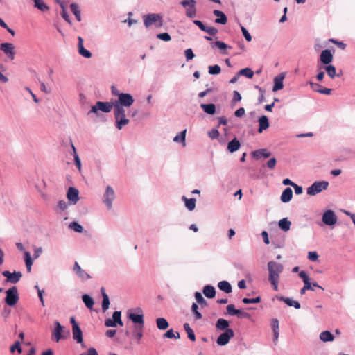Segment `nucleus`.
I'll return each mask as SVG.
<instances>
[{
	"label": "nucleus",
	"mask_w": 355,
	"mask_h": 355,
	"mask_svg": "<svg viewBox=\"0 0 355 355\" xmlns=\"http://www.w3.org/2000/svg\"><path fill=\"white\" fill-rule=\"evenodd\" d=\"M308 259L312 261H316L318 259V253L315 251L308 253Z\"/></svg>",
	"instance_id": "nucleus-63"
},
{
	"label": "nucleus",
	"mask_w": 355,
	"mask_h": 355,
	"mask_svg": "<svg viewBox=\"0 0 355 355\" xmlns=\"http://www.w3.org/2000/svg\"><path fill=\"white\" fill-rule=\"evenodd\" d=\"M119 324V326H123V322L121 320V312L116 311L112 314V319L108 318L105 320V325L107 327H116Z\"/></svg>",
	"instance_id": "nucleus-12"
},
{
	"label": "nucleus",
	"mask_w": 355,
	"mask_h": 355,
	"mask_svg": "<svg viewBox=\"0 0 355 355\" xmlns=\"http://www.w3.org/2000/svg\"><path fill=\"white\" fill-rule=\"evenodd\" d=\"M67 198L70 204L76 205L79 200V191L75 187H69L67 193Z\"/></svg>",
	"instance_id": "nucleus-16"
},
{
	"label": "nucleus",
	"mask_w": 355,
	"mask_h": 355,
	"mask_svg": "<svg viewBox=\"0 0 355 355\" xmlns=\"http://www.w3.org/2000/svg\"><path fill=\"white\" fill-rule=\"evenodd\" d=\"M112 108L114 109L113 103L97 101L94 105L92 106L90 111L88 112V114L94 113L98 115V111L108 113L111 112Z\"/></svg>",
	"instance_id": "nucleus-6"
},
{
	"label": "nucleus",
	"mask_w": 355,
	"mask_h": 355,
	"mask_svg": "<svg viewBox=\"0 0 355 355\" xmlns=\"http://www.w3.org/2000/svg\"><path fill=\"white\" fill-rule=\"evenodd\" d=\"M128 318L135 324V327H144V319L143 310L140 307L128 311Z\"/></svg>",
	"instance_id": "nucleus-3"
},
{
	"label": "nucleus",
	"mask_w": 355,
	"mask_h": 355,
	"mask_svg": "<svg viewBox=\"0 0 355 355\" xmlns=\"http://www.w3.org/2000/svg\"><path fill=\"white\" fill-rule=\"evenodd\" d=\"M277 164V159L275 157L270 159L266 164L267 167L269 169H274Z\"/></svg>",
	"instance_id": "nucleus-60"
},
{
	"label": "nucleus",
	"mask_w": 355,
	"mask_h": 355,
	"mask_svg": "<svg viewBox=\"0 0 355 355\" xmlns=\"http://www.w3.org/2000/svg\"><path fill=\"white\" fill-rule=\"evenodd\" d=\"M317 67L318 69H324L326 71V72L327 73V75L331 78H334L336 76H338V75L336 74V67L332 64H327L325 66H322L320 64H318Z\"/></svg>",
	"instance_id": "nucleus-21"
},
{
	"label": "nucleus",
	"mask_w": 355,
	"mask_h": 355,
	"mask_svg": "<svg viewBox=\"0 0 355 355\" xmlns=\"http://www.w3.org/2000/svg\"><path fill=\"white\" fill-rule=\"evenodd\" d=\"M229 326L230 322L227 320L223 318L218 319L216 323V327L217 329L219 330L225 331L226 329H230Z\"/></svg>",
	"instance_id": "nucleus-35"
},
{
	"label": "nucleus",
	"mask_w": 355,
	"mask_h": 355,
	"mask_svg": "<svg viewBox=\"0 0 355 355\" xmlns=\"http://www.w3.org/2000/svg\"><path fill=\"white\" fill-rule=\"evenodd\" d=\"M157 37L165 42H168L171 40V35L168 33H162L157 35Z\"/></svg>",
	"instance_id": "nucleus-57"
},
{
	"label": "nucleus",
	"mask_w": 355,
	"mask_h": 355,
	"mask_svg": "<svg viewBox=\"0 0 355 355\" xmlns=\"http://www.w3.org/2000/svg\"><path fill=\"white\" fill-rule=\"evenodd\" d=\"M242 302L245 304H257V303H259L261 302V297L260 296H257L254 298H248V297H244L242 299Z\"/></svg>",
	"instance_id": "nucleus-50"
},
{
	"label": "nucleus",
	"mask_w": 355,
	"mask_h": 355,
	"mask_svg": "<svg viewBox=\"0 0 355 355\" xmlns=\"http://www.w3.org/2000/svg\"><path fill=\"white\" fill-rule=\"evenodd\" d=\"M278 300L281 302H284L289 306H293L296 309H298L301 307L300 304L297 301H295L291 298L286 297L284 296L277 297Z\"/></svg>",
	"instance_id": "nucleus-24"
},
{
	"label": "nucleus",
	"mask_w": 355,
	"mask_h": 355,
	"mask_svg": "<svg viewBox=\"0 0 355 355\" xmlns=\"http://www.w3.org/2000/svg\"><path fill=\"white\" fill-rule=\"evenodd\" d=\"M70 9L71 12L75 15L78 21H81V13L79 6L76 3H72L70 4Z\"/></svg>",
	"instance_id": "nucleus-36"
},
{
	"label": "nucleus",
	"mask_w": 355,
	"mask_h": 355,
	"mask_svg": "<svg viewBox=\"0 0 355 355\" xmlns=\"http://www.w3.org/2000/svg\"><path fill=\"white\" fill-rule=\"evenodd\" d=\"M34 7L42 12H46L49 10V7L44 3L43 0H33Z\"/></svg>",
	"instance_id": "nucleus-37"
},
{
	"label": "nucleus",
	"mask_w": 355,
	"mask_h": 355,
	"mask_svg": "<svg viewBox=\"0 0 355 355\" xmlns=\"http://www.w3.org/2000/svg\"><path fill=\"white\" fill-rule=\"evenodd\" d=\"M334 56L331 51L329 49L323 50L320 55V61L324 65L330 64L333 61Z\"/></svg>",
	"instance_id": "nucleus-17"
},
{
	"label": "nucleus",
	"mask_w": 355,
	"mask_h": 355,
	"mask_svg": "<svg viewBox=\"0 0 355 355\" xmlns=\"http://www.w3.org/2000/svg\"><path fill=\"white\" fill-rule=\"evenodd\" d=\"M40 89L42 92H44L46 94H49L51 92V89L47 87L45 83L43 81H40Z\"/></svg>",
	"instance_id": "nucleus-61"
},
{
	"label": "nucleus",
	"mask_w": 355,
	"mask_h": 355,
	"mask_svg": "<svg viewBox=\"0 0 355 355\" xmlns=\"http://www.w3.org/2000/svg\"><path fill=\"white\" fill-rule=\"evenodd\" d=\"M304 286L300 290L301 295H304L306 293V291H307V290L313 291V288L311 286V283L310 282V281L304 282Z\"/></svg>",
	"instance_id": "nucleus-54"
},
{
	"label": "nucleus",
	"mask_w": 355,
	"mask_h": 355,
	"mask_svg": "<svg viewBox=\"0 0 355 355\" xmlns=\"http://www.w3.org/2000/svg\"><path fill=\"white\" fill-rule=\"evenodd\" d=\"M180 4L186 9L185 15L187 17L193 18L196 16V2L195 0H182Z\"/></svg>",
	"instance_id": "nucleus-11"
},
{
	"label": "nucleus",
	"mask_w": 355,
	"mask_h": 355,
	"mask_svg": "<svg viewBox=\"0 0 355 355\" xmlns=\"http://www.w3.org/2000/svg\"><path fill=\"white\" fill-rule=\"evenodd\" d=\"M114 116L115 119V128L120 130L124 126L130 123V120L127 118L125 109L122 107H114Z\"/></svg>",
	"instance_id": "nucleus-2"
},
{
	"label": "nucleus",
	"mask_w": 355,
	"mask_h": 355,
	"mask_svg": "<svg viewBox=\"0 0 355 355\" xmlns=\"http://www.w3.org/2000/svg\"><path fill=\"white\" fill-rule=\"evenodd\" d=\"M251 155L254 158L259 159L262 157L268 158L270 156L271 153L266 149L262 148L252 151Z\"/></svg>",
	"instance_id": "nucleus-23"
},
{
	"label": "nucleus",
	"mask_w": 355,
	"mask_h": 355,
	"mask_svg": "<svg viewBox=\"0 0 355 355\" xmlns=\"http://www.w3.org/2000/svg\"><path fill=\"white\" fill-rule=\"evenodd\" d=\"M239 76H244L248 78H252L254 76V72L250 68H244L238 72Z\"/></svg>",
	"instance_id": "nucleus-45"
},
{
	"label": "nucleus",
	"mask_w": 355,
	"mask_h": 355,
	"mask_svg": "<svg viewBox=\"0 0 355 355\" xmlns=\"http://www.w3.org/2000/svg\"><path fill=\"white\" fill-rule=\"evenodd\" d=\"M218 287L220 290L224 291L226 293L232 292V286L227 281H221L218 284Z\"/></svg>",
	"instance_id": "nucleus-39"
},
{
	"label": "nucleus",
	"mask_w": 355,
	"mask_h": 355,
	"mask_svg": "<svg viewBox=\"0 0 355 355\" xmlns=\"http://www.w3.org/2000/svg\"><path fill=\"white\" fill-rule=\"evenodd\" d=\"M202 292L204 295L208 298H213L216 295L215 288L211 285H206L204 286Z\"/></svg>",
	"instance_id": "nucleus-33"
},
{
	"label": "nucleus",
	"mask_w": 355,
	"mask_h": 355,
	"mask_svg": "<svg viewBox=\"0 0 355 355\" xmlns=\"http://www.w3.org/2000/svg\"><path fill=\"white\" fill-rule=\"evenodd\" d=\"M83 302L85 305L89 309H92L94 304V301L93 298L87 294H84L82 296Z\"/></svg>",
	"instance_id": "nucleus-41"
},
{
	"label": "nucleus",
	"mask_w": 355,
	"mask_h": 355,
	"mask_svg": "<svg viewBox=\"0 0 355 355\" xmlns=\"http://www.w3.org/2000/svg\"><path fill=\"white\" fill-rule=\"evenodd\" d=\"M278 225L282 230L287 232L291 228V223L287 218H284L279 221Z\"/></svg>",
	"instance_id": "nucleus-38"
},
{
	"label": "nucleus",
	"mask_w": 355,
	"mask_h": 355,
	"mask_svg": "<svg viewBox=\"0 0 355 355\" xmlns=\"http://www.w3.org/2000/svg\"><path fill=\"white\" fill-rule=\"evenodd\" d=\"M220 67L218 64L209 67V73L211 75H217L220 73Z\"/></svg>",
	"instance_id": "nucleus-51"
},
{
	"label": "nucleus",
	"mask_w": 355,
	"mask_h": 355,
	"mask_svg": "<svg viewBox=\"0 0 355 355\" xmlns=\"http://www.w3.org/2000/svg\"><path fill=\"white\" fill-rule=\"evenodd\" d=\"M236 316L239 318H248L249 319L250 318V315L247 313V312H245L241 309H238V313L236 314Z\"/></svg>",
	"instance_id": "nucleus-62"
},
{
	"label": "nucleus",
	"mask_w": 355,
	"mask_h": 355,
	"mask_svg": "<svg viewBox=\"0 0 355 355\" xmlns=\"http://www.w3.org/2000/svg\"><path fill=\"white\" fill-rule=\"evenodd\" d=\"M78 51L80 55L85 58H90L92 57V53L84 48L83 39L81 37H78Z\"/></svg>",
	"instance_id": "nucleus-20"
},
{
	"label": "nucleus",
	"mask_w": 355,
	"mask_h": 355,
	"mask_svg": "<svg viewBox=\"0 0 355 355\" xmlns=\"http://www.w3.org/2000/svg\"><path fill=\"white\" fill-rule=\"evenodd\" d=\"M156 324H157V327L160 330H165L166 329L168 326H169V324L168 322V321L164 318H158L156 319Z\"/></svg>",
	"instance_id": "nucleus-42"
},
{
	"label": "nucleus",
	"mask_w": 355,
	"mask_h": 355,
	"mask_svg": "<svg viewBox=\"0 0 355 355\" xmlns=\"http://www.w3.org/2000/svg\"><path fill=\"white\" fill-rule=\"evenodd\" d=\"M183 327L184 331L187 333L188 338L190 339L191 341H195L196 336L193 329L191 328L190 325L188 323H184Z\"/></svg>",
	"instance_id": "nucleus-44"
},
{
	"label": "nucleus",
	"mask_w": 355,
	"mask_h": 355,
	"mask_svg": "<svg viewBox=\"0 0 355 355\" xmlns=\"http://www.w3.org/2000/svg\"><path fill=\"white\" fill-rule=\"evenodd\" d=\"M234 336V332L232 329H227L219 335L216 343L220 346L227 345L230 340Z\"/></svg>",
	"instance_id": "nucleus-13"
},
{
	"label": "nucleus",
	"mask_w": 355,
	"mask_h": 355,
	"mask_svg": "<svg viewBox=\"0 0 355 355\" xmlns=\"http://www.w3.org/2000/svg\"><path fill=\"white\" fill-rule=\"evenodd\" d=\"M116 198L115 191L111 186H107L103 196V202L108 210L112 209V203Z\"/></svg>",
	"instance_id": "nucleus-8"
},
{
	"label": "nucleus",
	"mask_w": 355,
	"mask_h": 355,
	"mask_svg": "<svg viewBox=\"0 0 355 355\" xmlns=\"http://www.w3.org/2000/svg\"><path fill=\"white\" fill-rule=\"evenodd\" d=\"M134 98L130 94L121 93L119 97L113 103L114 107H129L134 103Z\"/></svg>",
	"instance_id": "nucleus-4"
},
{
	"label": "nucleus",
	"mask_w": 355,
	"mask_h": 355,
	"mask_svg": "<svg viewBox=\"0 0 355 355\" xmlns=\"http://www.w3.org/2000/svg\"><path fill=\"white\" fill-rule=\"evenodd\" d=\"M186 132L187 130H184L177 135L173 137V141L175 143H181L182 146L184 147L186 146Z\"/></svg>",
	"instance_id": "nucleus-32"
},
{
	"label": "nucleus",
	"mask_w": 355,
	"mask_h": 355,
	"mask_svg": "<svg viewBox=\"0 0 355 355\" xmlns=\"http://www.w3.org/2000/svg\"><path fill=\"white\" fill-rule=\"evenodd\" d=\"M69 228L72 229L76 232L81 233L83 231V227L77 222H71L69 225Z\"/></svg>",
	"instance_id": "nucleus-47"
},
{
	"label": "nucleus",
	"mask_w": 355,
	"mask_h": 355,
	"mask_svg": "<svg viewBox=\"0 0 355 355\" xmlns=\"http://www.w3.org/2000/svg\"><path fill=\"white\" fill-rule=\"evenodd\" d=\"M226 310L227 313L230 315H236L238 313V309H235V306L234 304H228L226 307Z\"/></svg>",
	"instance_id": "nucleus-53"
},
{
	"label": "nucleus",
	"mask_w": 355,
	"mask_h": 355,
	"mask_svg": "<svg viewBox=\"0 0 355 355\" xmlns=\"http://www.w3.org/2000/svg\"><path fill=\"white\" fill-rule=\"evenodd\" d=\"M241 29L243 33V37L248 42L252 41V36L248 32V31L243 26H241Z\"/></svg>",
	"instance_id": "nucleus-56"
},
{
	"label": "nucleus",
	"mask_w": 355,
	"mask_h": 355,
	"mask_svg": "<svg viewBox=\"0 0 355 355\" xmlns=\"http://www.w3.org/2000/svg\"><path fill=\"white\" fill-rule=\"evenodd\" d=\"M195 298H196L197 302L200 304H207L206 300L203 298L201 293L199 292L195 293Z\"/></svg>",
	"instance_id": "nucleus-58"
},
{
	"label": "nucleus",
	"mask_w": 355,
	"mask_h": 355,
	"mask_svg": "<svg viewBox=\"0 0 355 355\" xmlns=\"http://www.w3.org/2000/svg\"><path fill=\"white\" fill-rule=\"evenodd\" d=\"M101 295H102V297H103V301H102V309H103V311L105 312L106 311L108 308H109V306H110V300H109V297L108 295H107V293H105V288L103 287H102L101 288Z\"/></svg>",
	"instance_id": "nucleus-30"
},
{
	"label": "nucleus",
	"mask_w": 355,
	"mask_h": 355,
	"mask_svg": "<svg viewBox=\"0 0 355 355\" xmlns=\"http://www.w3.org/2000/svg\"><path fill=\"white\" fill-rule=\"evenodd\" d=\"M73 338L76 340L78 343H83V332L78 325H75L74 328H72Z\"/></svg>",
	"instance_id": "nucleus-27"
},
{
	"label": "nucleus",
	"mask_w": 355,
	"mask_h": 355,
	"mask_svg": "<svg viewBox=\"0 0 355 355\" xmlns=\"http://www.w3.org/2000/svg\"><path fill=\"white\" fill-rule=\"evenodd\" d=\"M284 270L282 264L270 261L268 263V280L272 288L277 291L280 274Z\"/></svg>",
	"instance_id": "nucleus-1"
},
{
	"label": "nucleus",
	"mask_w": 355,
	"mask_h": 355,
	"mask_svg": "<svg viewBox=\"0 0 355 355\" xmlns=\"http://www.w3.org/2000/svg\"><path fill=\"white\" fill-rule=\"evenodd\" d=\"M2 275L6 277V282L11 284L17 283L22 277V273L19 271H14L10 272L8 270H4L2 272Z\"/></svg>",
	"instance_id": "nucleus-15"
},
{
	"label": "nucleus",
	"mask_w": 355,
	"mask_h": 355,
	"mask_svg": "<svg viewBox=\"0 0 355 355\" xmlns=\"http://www.w3.org/2000/svg\"><path fill=\"white\" fill-rule=\"evenodd\" d=\"M143 329L144 327H135V329L132 332V337L137 340V343H139L143 337Z\"/></svg>",
	"instance_id": "nucleus-43"
},
{
	"label": "nucleus",
	"mask_w": 355,
	"mask_h": 355,
	"mask_svg": "<svg viewBox=\"0 0 355 355\" xmlns=\"http://www.w3.org/2000/svg\"><path fill=\"white\" fill-rule=\"evenodd\" d=\"M292 198H293V191L290 187H287L283 191V192L280 196V200L282 202L286 203V202H290Z\"/></svg>",
	"instance_id": "nucleus-25"
},
{
	"label": "nucleus",
	"mask_w": 355,
	"mask_h": 355,
	"mask_svg": "<svg viewBox=\"0 0 355 355\" xmlns=\"http://www.w3.org/2000/svg\"><path fill=\"white\" fill-rule=\"evenodd\" d=\"M337 220H338V217L335 213L334 211L331 210V209H328L327 211H325L323 214H322V223L333 228L335 225L337 223Z\"/></svg>",
	"instance_id": "nucleus-10"
},
{
	"label": "nucleus",
	"mask_w": 355,
	"mask_h": 355,
	"mask_svg": "<svg viewBox=\"0 0 355 355\" xmlns=\"http://www.w3.org/2000/svg\"><path fill=\"white\" fill-rule=\"evenodd\" d=\"M69 205V203H68L65 200H60L58 202V205L56 207V210H59V211H64L68 208Z\"/></svg>",
	"instance_id": "nucleus-52"
},
{
	"label": "nucleus",
	"mask_w": 355,
	"mask_h": 355,
	"mask_svg": "<svg viewBox=\"0 0 355 355\" xmlns=\"http://www.w3.org/2000/svg\"><path fill=\"white\" fill-rule=\"evenodd\" d=\"M211 46L212 48L216 46L221 50H225L227 48L231 49V46L227 45L225 43L221 41H216L215 42H213L211 44Z\"/></svg>",
	"instance_id": "nucleus-48"
},
{
	"label": "nucleus",
	"mask_w": 355,
	"mask_h": 355,
	"mask_svg": "<svg viewBox=\"0 0 355 355\" xmlns=\"http://www.w3.org/2000/svg\"><path fill=\"white\" fill-rule=\"evenodd\" d=\"M184 55H185L187 60H192L195 57V55L191 49H186L184 51Z\"/></svg>",
	"instance_id": "nucleus-59"
},
{
	"label": "nucleus",
	"mask_w": 355,
	"mask_h": 355,
	"mask_svg": "<svg viewBox=\"0 0 355 355\" xmlns=\"http://www.w3.org/2000/svg\"><path fill=\"white\" fill-rule=\"evenodd\" d=\"M200 107L206 114L209 115H213L216 112V105L214 103H202Z\"/></svg>",
	"instance_id": "nucleus-31"
},
{
	"label": "nucleus",
	"mask_w": 355,
	"mask_h": 355,
	"mask_svg": "<svg viewBox=\"0 0 355 355\" xmlns=\"http://www.w3.org/2000/svg\"><path fill=\"white\" fill-rule=\"evenodd\" d=\"M328 186L329 182L327 181H316L307 188L306 193L309 196H315L322 191L326 190Z\"/></svg>",
	"instance_id": "nucleus-7"
},
{
	"label": "nucleus",
	"mask_w": 355,
	"mask_h": 355,
	"mask_svg": "<svg viewBox=\"0 0 355 355\" xmlns=\"http://www.w3.org/2000/svg\"><path fill=\"white\" fill-rule=\"evenodd\" d=\"M24 255H25V263H26V267L27 271L31 272V266L33 265V261H32L31 254H30L29 252L26 251L24 252Z\"/></svg>",
	"instance_id": "nucleus-46"
},
{
	"label": "nucleus",
	"mask_w": 355,
	"mask_h": 355,
	"mask_svg": "<svg viewBox=\"0 0 355 355\" xmlns=\"http://www.w3.org/2000/svg\"><path fill=\"white\" fill-rule=\"evenodd\" d=\"M213 14L218 17V18L215 19V23L220 24H225L227 23V17L222 11L214 10Z\"/></svg>",
	"instance_id": "nucleus-28"
},
{
	"label": "nucleus",
	"mask_w": 355,
	"mask_h": 355,
	"mask_svg": "<svg viewBox=\"0 0 355 355\" xmlns=\"http://www.w3.org/2000/svg\"><path fill=\"white\" fill-rule=\"evenodd\" d=\"M0 50L11 60L15 59V46L12 43L4 42L1 44Z\"/></svg>",
	"instance_id": "nucleus-14"
},
{
	"label": "nucleus",
	"mask_w": 355,
	"mask_h": 355,
	"mask_svg": "<svg viewBox=\"0 0 355 355\" xmlns=\"http://www.w3.org/2000/svg\"><path fill=\"white\" fill-rule=\"evenodd\" d=\"M241 144L236 138H234L227 144V150L230 153H234L239 149Z\"/></svg>",
	"instance_id": "nucleus-29"
},
{
	"label": "nucleus",
	"mask_w": 355,
	"mask_h": 355,
	"mask_svg": "<svg viewBox=\"0 0 355 355\" xmlns=\"http://www.w3.org/2000/svg\"><path fill=\"white\" fill-rule=\"evenodd\" d=\"M6 293L5 302L10 306H15L19 299L17 288L12 286L7 290Z\"/></svg>",
	"instance_id": "nucleus-9"
},
{
	"label": "nucleus",
	"mask_w": 355,
	"mask_h": 355,
	"mask_svg": "<svg viewBox=\"0 0 355 355\" xmlns=\"http://www.w3.org/2000/svg\"><path fill=\"white\" fill-rule=\"evenodd\" d=\"M182 201L184 202L185 207L187 208L189 211H193L196 207V200L193 198H187L185 196L182 197Z\"/></svg>",
	"instance_id": "nucleus-34"
},
{
	"label": "nucleus",
	"mask_w": 355,
	"mask_h": 355,
	"mask_svg": "<svg viewBox=\"0 0 355 355\" xmlns=\"http://www.w3.org/2000/svg\"><path fill=\"white\" fill-rule=\"evenodd\" d=\"M73 270L78 277L83 280H87L91 278V276L85 270L81 268L77 261L74 263Z\"/></svg>",
	"instance_id": "nucleus-18"
},
{
	"label": "nucleus",
	"mask_w": 355,
	"mask_h": 355,
	"mask_svg": "<svg viewBox=\"0 0 355 355\" xmlns=\"http://www.w3.org/2000/svg\"><path fill=\"white\" fill-rule=\"evenodd\" d=\"M80 355H98L96 349L94 347H90L87 352L80 354Z\"/></svg>",
	"instance_id": "nucleus-64"
},
{
	"label": "nucleus",
	"mask_w": 355,
	"mask_h": 355,
	"mask_svg": "<svg viewBox=\"0 0 355 355\" xmlns=\"http://www.w3.org/2000/svg\"><path fill=\"white\" fill-rule=\"evenodd\" d=\"M10 352L12 353L15 352L16 350L18 352V353L21 352V343L20 341L17 340L13 345L10 347Z\"/></svg>",
	"instance_id": "nucleus-55"
},
{
	"label": "nucleus",
	"mask_w": 355,
	"mask_h": 355,
	"mask_svg": "<svg viewBox=\"0 0 355 355\" xmlns=\"http://www.w3.org/2000/svg\"><path fill=\"white\" fill-rule=\"evenodd\" d=\"M285 73H281L274 78V85L272 87L273 92H277L284 87V79L285 78Z\"/></svg>",
	"instance_id": "nucleus-19"
},
{
	"label": "nucleus",
	"mask_w": 355,
	"mask_h": 355,
	"mask_svg": "<svg viewBox=\"0 0 355 355\" xmlns=\"http://www.w3.org/2000/svg\"><path fill=\"white\" fill-rule=\"evenodd\" d=\"M144 24L146 28L155 24L157 27H161L163 25L162 17L159 14H148L144 15Z\"/></svg>",
	"instance_id": "nucleus-5"
},
{
	"label": "nucleus",
	"mask_w": 355,
	"mask_h": 355,
	"mask_svg": "<svg viewBox=\"0 0 355 355\" xmlns=\"http://www.w3.org/2000/svg\"><path fill=\"white\" fill-rule=\"evenodd\" d=\"M259 130L258 132L259 133L262 132L263 130H266L269 127V121L268 119L266 116L263 115L259 119Z\"/></svg>",
	"instance_id": "nucleus-26"
},
{
	"label": "nucleus",
	"mask_w": 355,
	"mask_h": 355,
	"mask_svg": "<svg viewBox=\"0 0 355 355\" xmlns=\"http://www.w3.org/2000/svg\"><path fill=\"white\" fill-rule=\"evenodd\" d=\"M191 311L194 314L195 320H200L202 318V315L198 311V306L196 303L192 304Z\"/></svg>",
	"instance_id": "nucleus-49"
},
{
	"label": "nucleus",
	"mask_w": 355,
	"mask_h": 355,
	"mask_svg": "<svg viewBox=\"0 0 355 355\" xmlns=\"http://www.w3.org/2000/svg\"><path fill=\"white\" fill-rule=\"evenodd\" d=\"M54 330L52 333V335L55 336V341L58 342L63 337L62 335L63 327L60 324V323L58 321H55L54 322Z\"/></svg>",
	"instance_id": "nucleus-22"
},
{
	"label": "nucleus",
	"mask_w": 355,
	"mask_h": 355,
	"mask_svg": "<svg viewBox=\"0 0 355 355\" xmlns=\"http://www.w3.org/2000/svg\"><path fill=\"white\" fill-rule=\"evenodd\" d=\"M320 339L323 342H331L334 339V335L329 331H324L320 334Z\"/></svg>",
	"instance_id": "nucleus-40"
}]
</instances>
